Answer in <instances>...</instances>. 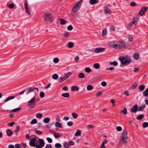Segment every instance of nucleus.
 Instances as JSON below:
<instances>
[{
	"instance_id": "4d7b16f0",
	"label": "nucleus",
	"mask_w": 148,
	"mask_h": 148,
	"mask_svg": "<svg viewBox=\"0 0 148 148\" xmlns=\"http://www.w3.org/2000/svg\"><path fill=\"white\" fill-rule=\"evenodd\" d=\"M36 133L38 135H41L42 134V132L40 130H37L36 129L35 130Z\"/></svg>"
},
{
	"instance_id": "7ed1b4c3",
	"label": "nucleus",
	"mask_w": 148,
	"mask_h": 148,
	"mask_svg": "<svg viewBox=\"0 0 148 148\" xmlns=\"http://www.w3.org/2000/svg\"><path fill=\"white\" fill-rule=\"evenodd\" d=\"M82 4L81 1H79L75 3L73 5L72 9V11L73 12H76L79 10Z\"/></svg>"
},
{
	"instance_id": "49530a36",
	"label": "nucleus",
	"mask_w": 148,
	"mask_h": 148,
	"mask_svg": "<svg viewBox=\"0 0 148 148\" xmlns=\"http://www.w3.org/2000/svg\"><path fill=\"white\" fill-rule=\"evenodd\" d=\"M87 89L88 90H90L93 89V87L91 85H88L87 87Z\"/></svg>"
},
{
	"instance_id": "680f3d73",
	"label": "nucleus",
	"mask_w": 148,
	"mask_h": 148,
	"mask_svg": "<svg viewBox=\"0 0 148 148\" xmlns=\"http://www.w3.org/2000/svg\"><path fill=\"white\" fill-rule=\"evenodd\" d=\"M116 130L118 131H121L122 130V128L121 126H118L116 127Z\"/></svg>"
},
{
	"instance_id": "412c9836",
	"label": "nucleus",
	"mask_w": 148,
	"mask_h": 148,
	"mask_svg": "<svg viewBox=\"0 0 148 148\" xmlns=\"http://www.w3.org/2000/svg\"><path fill=\"white\" fill-rule=\"evenodd\" d=\"M72 91H77L79 90V88L76 86H73L71 88Z\"/></svg>"
},
{
	"instance_id": "a19ab883",
	"label": "nucleus",
	"mask_w": 148,
	"mask_h": 148,
	"mask_svg": "<svg viewBox=\"0 0 148 148\" xmlns=\"http://www.w3.org/2000/svg\"><path fill=\"white\" fill-rule=\"evenodd\" d=\"M21 108H18L13 110L11 112H17L20 111L21 110Z\"/></svg>"
},
{
	"instance_id": "f257e3e1",
	"label": "nucleus",
	"mask_w": 148,
	"mask_h": 148,
	"mask_svg": "<svg viewBox=\"0 0 148 148\" xmlns=\"http://www.w3.org/2000/svg\"><path fill=\"white\" fill-rule=\"evenodd\" d=\"M121 64L124 66L129 64L131 62V59L130 58L127 56H121L119 58Z\"/></svg>"
},
{
	"instance_id": "c03bdc74",
	"label": "nucleus",
	"mask_w": 148,
	"mask_h": 148,
	"mask_svg": "<svg viewBox=\"0 0 148 148\" xmlns=\"http://www.w3.org/2000/svg\"><path fill=\"white\" fill-rule=\"evenodd\" d=\"M58 77V76L56 74H54L52 75V78L54 79H57Z\"/></svg>"
},
{
	"instance_id": "f8f14e48",
	"label": "nucleus",
	"mask_w": 148,
	"mask_h": 148,
	"mask_svg": "<svg viewBox=\"0 0 148 148\" xmlns=\"http://www.w3.org/2000/svg\"><path fill=\"white\" fill-rule=\"evenodd\" d=\"M127 132L126 130H123L121 134V138L128 139V137L127 136Z\"/></svg>"
},
{
	"instance_id": "e433bc0d",
	"label": "nucleus",
	"mask_w": 148,
	"mask_h": 148,
	"mask_svg": "<svg viewBox=\"0 0 148 148\" xmlns=\"http://www.w3.org/2000/svg\"><path fill=\"white\" fill-rule=\"evenodd\" d=\"M144 117V115L143 114H140V115L138 116L136 119L138 120H140L142 119Z\"/></svg>"
},
{
	"instance_id": "4be33fe9",
	"label": "nucleus",
	"mask_w": 148,
	"mask_h": 148,
	"mask_svg": "<svg viewBox=\"0 0 148 148\" xmlns=\"http://www.w3.org/2000/svg\"><path fill=\"white\" fill-rule=\"evenodd\" d=\"M6 132L8 135L9 136H11L12 134V131L9 129L6 130Z\"/></svg>"
},
{
	"instance_id": "5701e85b",
	"label": "nucleus",
	"mask_w": 148,
	"mask_h": 148,
	"mask_svg": "<svg viewBox=\"0 0 148 148\" xmlns=\"http://www.w3.org/2000/svg\"><path fill=\"white\" fill-rule=\"evenodd\" d=\"M59 20L60 21V24L61 25H64L66 23V21L63 19L60 18Z\"/></svg>"
},
{
	"instance_id": "864d4df0",
	"label": "nucleus",
	"mask_w": 148,
	"mask_h": 148,
	"mask_svg": "<svg viewBox=\"0 0 148 148\" xmlns=\"http://www.w3.org/2000/svg\"><path fill=\"white\" fill-rule=\"evenodd\" d=\"M40 96L41 98H43L45 96V94L42 91H41L40 94Z\"/></svg>"
},
{
	"instance_id": "0eeeda50",
	"label": "nucleus",
	"mask_w": 148,
	"mask_h": 148,
	"mask_svg": "<svg viewBox=\"0 0 148 148\" xmlns=\"http://www.w3.org/2000/svg\"><path fill=\"white\" fill-rule=\"evenodd\" d=\"M118 41H112L108 43V45L110 47L113 48L117 49H118Z\"/></svg>"
},
{
	"instance_id": "20e7f679",
	"label": "nucleus",
	"mask_w": 148,
	"mask_h": 148,
	"mask_svg": "<svg viewBox=\"0 0 148 148\" xmlns=\"http://www.w3.org/2000/svg\"><path fill=\"white\" fill-rule=\"evenodd\" d=\"M44 19L47 21L49 22H52L53 21V19L52 16V14L49 12L45 13L44 15Z\"/></svg>"
},
{
	"instance_id": "6ab92c4d",
	"label": "nucleus",
	"mask_w": 148,
	"mask_h": 148,
	"mask_svg": "<svg viewBox=\"0 0 148 148\" xmlns=\"http://www.w3.org/2000/svg\"><path fill=\"white\" fill-rule=\"evenodd\" d=\"M67 79L65 76L63 77H60L58 79V80L60 82H62L64 80H66Z\"/></svg>"
},
{
	"instance_id": "2eb2a0df",
	"label": "nucleus",
	"mask_w": 148,
	"mask_h": 148,
	"mask_svg": "<svg viewBox=\"0 0 148 148\" xmlns=\"http://www.w3.org/2000/svg\"><path fill=\"white\" fill-rule=\"evenodd\" d=\"M105 50V49L103 48H97L95 50V51L96 53H99Z\"/></svg>"
},
{
	"instance_id": "58836bf2",
	"label": "nucleus",
	"mask_w": 148,
	"mask_h": 148,
	"mask_svg": "<svg viewBox=\"0 0 148 148\" xmlns=\"http://www.w3.org/2000/svg\"><path fill=\"white\" fill-rule=\"evenodd\" d=\"M93 67L96 69H98L100 67L99 64V63L95 64L93 65Z\"/></svg>"
},
{
	"instance_id": "c756f323",
	"label": "nucleus",
	"mask_w": 148,
	"mask_h": 148,
	"mask_svg": "<svg viewBox=\"0 0 148 148\" xmlns=\"http://www.w3.org/2000/svg\"><path fill=\"white\" fill-rule=\"evenodd\" d=\"M104 11L106 14H110L111 13V10L108 8L105 9L104 10Z\"/></svg>"
},
{
	"instance_id": "052dcab7",
	"label": "nucleus",
	"mask_w": 148,
	"mask_h": 148,
	"mask_svg": "<svg viewBox=\"0 0 148 148\" xmlns=\"http://www.w3.org/2000/svg\"><path fill=\"white\" fill-rule=\"evenodd\" d=\"M67 29L68 30L71 31L73 29V27L71 25H69L68 26Z\"/></svg>"
},
{
	"instance_id": "de8ad7c7",
	"label": "nucleus",
	"mask_w": 148,
	"mask_h": 148,
	"mask_svg": "<svg viewBox=\"0 0 148 148\" xmlns=\"http://www.w3.org/2000/svg\"><path fill=\"white\" fill-rule=\"evenodd\" d=\"M85 71L86 72L89 73L91 71V70L89 68L86 67L85 68Z\"/></svg>"
},
{
	"instance_id": "79ce46f5",
	"label": "nucleus",
	"mask_w": 148,
	"mask_h": 148,
	"mask_svg": "<svg viewBox=\"0 0 148 148\" xmlns=\"http://www.w3.org/2000/svg\"><path fill=\"white\" fill-rule=\"evenodd\" d=\"M121 112L123 114H126L127 113V110L126 108L124 107L123 110H121Z\"/></svg>"
},
{
	"instance_id": "9b49d317",
	"label": "nucleus",
	"mask_w": 148,
	"mask_h": 148,
	"mask_svg": "<svg viewBox=\"0 0 148 148\" xmlns=\"http://www.w3.org/2000/svg\"><path fill=\"white\" fill-rule=\"evenodd\" d=\"M125 138H121L119 140V144L121 145L126 146L127 145L126 139Z\"/></svg>"
},
{
	"instance_id": "2f4dec72",
	"label": "nucleus",
	"mask_w": 148,
	"mask_h": 148,
	"mask_svg": "<svg viewBox=\"0 0 148 148\" xmlns=\"http://www.w3.org/2000/svg\"><path fill=\"white\" fill-rule=\"evenodd\" d=\"M143 95L144 96H148V88L145 90V91L143 92Z\"/></svg>"
},
{
	"instance_id": "09e8293b",
	"label": "nucleus",
	"mask_w": 148,
	"mask_h": 148,
	"mask_svg": "<svg viewBox=\"0 0 148 148\" xmlns=\"http://www.w3.org/2000/svg\"><path fill=\"white\" fill-rule=\"evenodd\" d=\"M63 145L65 148H69V145L68 143L67 142H64L63 143Z\"/></svg>"
},
{
	"instance_id": "5fc2aeb1",
	"label": "nucleus",
	"mask_w": 148,
	"mask_h": 148,
	"mask_svg": "<svg viewBox=\"0 0 148 148\" xmlns=\"http://www.w3.org/2000/svg\"><path fill=\"white\" fill-rule=\"evenodd\" d=\"M143 126L144 128H146L148 126V123L145 122L143 124Z\"/></svg>"
},
{
	"instance_id": "13d9d810",
	"label": "nucleus",
	"mask_w": 148,
	"mask_h": 148,
	"mask_svg": "<svg viewBox=\"0 0 148 148\" xmlns=\"http://www.w3.org/2000/svg\"><path fill=\"white\" fill-rule=\"evenodd\" d=\"M53 62L55 63H57L59 62V59L58 58H54Z\"/></svg>"
},
{
	"instance_id": "72a5a7b5",
	"label": "nucleus",
	"mask_w": 148,
	"mask_h": 148,
	"mask_svg": "<svg viewBox=\"0 0 148 148\" xmlns=\"http://www.w3.org/2000/svg\"><path fill=\"white\" fill-rule=\"evenodd\" d=\"M110 65H113L114 66H116L118 64V62L116 61H114L113 62H110Z\"/></svg>"
},
{
	"instance_id": "c85d7f7f",
	"label": "nucleus",
	"mask_w": 148,
	"mask_h": 148,
	"mask_svg": "<svg viewBox=\"0 0 148 148\" xmlns=\"http://www.w3.org/2000/svg\"><path fill=\"white\" fill-rule=\"evenodd\" d=\"M139 88L140 89V91H143L145 89V86L144 85H141L139 87Z\"/></svg>"
},
{
	"instance_id": "393cba45",
	"label": "nucleus",
	"mask_w": 148,
	"mask_h": 148,
	"mask_svg": "<svg viewBox=\"0 0 148 148\" xmlns=\"http://www.w3.org/2000/svg\"><path fill=\"white\" fill-rule=\"evenodd\" d=\"M107 31L106 29H104L102 32V36L103 37H105L107 35Z\"/></svg>"
},
{
	"instance_id": "f704fd0d",
	"label": "nucleus",
	"mask_w": 148,
	"mask_h": 148,
	"mask_svg": "<svg viewBox=\"0 0 148 148\" xmlns=\"http://www.w3.org/2000/svg\"><path fill=\"white\" fill-rule=\"evenodd\" d=\"M14 98H15V97L13 96L9 97H8L7 98V99H6L5 100V102H7L10 100H11V99H13Z\"/></svg>"
},
{
	"instance_id": "9d476101",
	"label": "nucleus",
	"mask_w": 148,
	"mask_h": 148,
	"mask_svg": "<svg viewBox=\"0 0 148 148\" xmlns=\"http://www.w3.org/2000/svg\"><path fill=\"white\" fill-rule=\"evenodd\" d=\"M148 10V7H145L141 8L139 12V14L141 16H142L144 15L145 12Z\"/></svg>"
},
{
	"instance_id": "69168bd1",
	"label": "nucleus",
	"mask_w": 148,
	"mask_h": 148,
	"mask_svg": "<svg viewBox=\"0 0 148 148\" xmlns=\"http://www.w3.org/2000/svg\"><path fill=\"white\" fill-rule=\"evenodd\" d=\"M102 92H99L97 93V94L96 95L97 97H99V96L101 95L102 94Z\"/></svg>"
},
{
	"instance_id": "39448f33",
	"label": "nucleus",
	"mask_w": 148,
	"mask_h": 148,
	"mask_svg": "<svg viewBox=\"0 0 148 148\" xmlns=\"http://www.w3.org/2000/svg\"><path fill=\"white\" fill-rule=\"evenodd\" d=\"M44 140L40 138L36 142V148H42L45 145Z\"/></svg>"
},
{
	"instance_id": "7c9ffc66",
	"label": "nucleus",
	"mask_w": 148,
	"mask_h": 148,
	"mask_svg": "<svg viewBox=\"0 0 148 148\" xmlns=\"http://www.w3.org/2000/svg\"><path fill=\"white\" fill-rule=\"evenodd\" d=\"M85 76L83 73H80L78 75V78H84L85 77Z\"/></svg>"
},
{
	"instance_id": "603ef678",
	"label": "nucleus",
	"mask_w": 148,
	"mask_h": 148,
	"mask_svg": "<svg viewBox=\"0 0 148 148\" xmlns=\"http://www.w3.org/2000/svg\"><path fill=\"white\" fill-rule=\"evenodd\" d=\"M37 123V120L36 119H33L31 122V123L32 124H36Z\"/></svg>"
},
{
	"instance_id": "a18cd8bd",
	"label": "nucleus",
	"mask_w": 148,
	"mask_h": 148,
	"mask_svg": "<svg viewBox=\"0 0 148 148\" xmlns=\"http://www.w3.org/2000/svg\"><path fill=\"white\" fill-rule=\"evenodd\" d=\"M20 128V127L19 126H17L16 127V129L14 131V132H18L19 131Z\"/></svg>"
},
{
	"instance_id": "bf43d9fd",
	"label": "nucleus",
	"mask_w": 148,
	"mask_h": 148,
	"mask_svg": "<svg viewBox=\"0 0 148 148\" xmlns=\"http://www.w3.org/2000/svg\"><path fill=\"white\" fill-rule=\"evenodd\" d=\"M136 5V3L135 2H134V1L130 3V5L132 7L135 6Z\"/></svg>"
},
{
	"instance_id": "c9c22d12",
	"label": "nucleus",
	"mask_w": 148,
	"mask_h": 148,
	"mask_svg": "<svg viewBox=\"0 0 148 148\" xmlns=\"http://www.w3.org/2000/svg\"><path fill=\"white\" fill-rule=\"evenodd\" d=\"M62 96L68 98L69 96V93L67 92L62 94Z\"/></svg>"
},
{
	"instance_id": "dca6fc26",
	"label": "nucleus",
	"mask_w": 148,
	"mask_h": 148,
	"mask_svg": "<svg viewBox=\"0 0 148 148\" xmlns=\"http://www.w3.org/2000/svg\"><path fill=\"white\" fill-rule=\"evenodd\" d=\"M34 91V89L30 88L27 89V91L26 92V95H28L30 92Z\"/></svg>"
},
{
	"instance_id": "774afa93",
	"label": "nucleus",
	"mask_w": 148,
	"mask_h": 148,
	"mask_svg": "<svg viewBox=\"0 0 148 148\" xmlns=\"http://www.w3.org/2000/svg\"><path fill=\"white\" fill-rule=\"evenodd\" d=\"M16 148H21V145L20 144H16L15 145Z\"/></svg>"
},
{
	"instance_id": "338daca9",
	"label": "nucleus",
	"mask_w": 148,
	"mask_h": 148,
	"mask_svg": "<svg viewBox=\"0 0 148 148\" xmlns=\"http://www.w3.org/2000/svg\"><path fill=\"white\" fill-rule=\"evenodd\" d=\"M67 125L69 126H71L73 125V123L72 121H69L67 123Z\"/></svg>"
},
{
	"instance_id": "bb28decb",
	"label": "nucleus",
	"mask_w": 148,
	"mask_h": 148,
	"mask_svg": "<svg viewBox=\"0 0 148 148\" xmlns=\"http://www.w3.org/2000/svg\"><path fill=\"white\" fill-rule=\"evenodd\" d=\"M55 125L56 127H59L60 128L62 127V126L61 123L58 122H57L55 123Z\"/></svg>"
},
{
	"instance_id": "1a4fd4ad",
	"label": "nucleus",
	"mask_w": 148,
	"mask_h": 148,
	"mask_svg": "<svg viewBox=\"0 0 148 148\" xmlns=\"http://www.w3.org/2000/svg\"><path fill=\"white\" fill-rule=\"evenodd\" d=\"M126 45V44L124 42L118 41V49H124L125 48Z\"/></svg>"
},
{
	"instance_id": "cd10ccee",
	"label": "nucleus",
	"mask_w": 148,
	"mask_h": 148,
	"mask_svg": "<svg viewBox=\"0 0 148 148\" xmlns=\"http://www.w3.org/2000/svg\"><path fill=\"white\" fill-rule=\"evenodd\" d=\"M81 134V131L79 130H77L76 133L75 134V136H80Z\"/></svg>"
},
{
	"instance_id": "4c0bfd02",
	"label": "nucleus",
	"mask_w": 148,
	"mask_h": 148,
	"mask_svg": "<svg viewBox=\"0 0 148 148\" xmlns=\"http://www.w3.org/2000/svg\"><path fill=\"white\" fill-rule=\"evenodd\" d=\"M42 116V114L41 113H37L36 114V117L38 119L41 118Z\"/></svg>"
},
{
	"instance_id": "a211bd4d",
	"label": "nucleus",
	"mask_w": 148,
	"mask_h": 148,
	"mask_svg": "<svg viewBox=\"0 0 148 148\" xmlns=\"http://www.w3.org/2000/svg\"><path fill=\"white\" fill-rule=\"evenodd\" d=\"M139 54L138 53H136L133 55V57L134 59L138 60L139 58Z\"/></svg>"
},
{
	"instance_id": "37998d69",
	"label": "nucleus",
	"mask_w": 148,
	"mask_h": 148,
	"mask_svg": "<svg viewBox=\"0 0 148 148\" xmlns=\"http://www.w3.org/2000/svg\"><path fill=\"white\" fill-rule=\"evenodd\" d=\"M72 115L73 118L74 119H76L78 116V115L75 112H73L72 113Z\"/></svg>"
},
{
	"instance_id": "3c124183",
	"label": "nucleus",
	"mask_w": 148,
	"mask_h": 148,
	"mask_svg": "<svg viewBox=\"0 0 148 148\" xmlns=\"http://www.w3.org/2000/svg\"><path fill=\"white\" fill-rule=\"evenodd\" d=\"M69 32H66L64 33L63 36L65 38H68L69 36Z\"/></svg>"
},
{
	"instance_id": "423d86ee",
	"label": "nucleus",
	"mask_w": 148,
	"mask_h": 148,
	"mask_svg": "<svg viewBox=\"0 0 148 148\" xmlns=\"http://www.w3.org/2000/svg\"><path fill=\"white\" fill-rule=\"evenodd\" d=\"M139 18L137 16L134 17L132 20L131 21L130 23L128 25L129 28H130L134 25H136L137 23Z\"/></svg>"
},
{
	"instance_id": "e2e57ef3",
	"label": "nucleus",
	"mask_w": 148,
	"mask_h": 148,
	"mask_svg": "<svg viewBox=\"0 0 148 148\" xmlns=\"http://www.w3.org/2000/svg\"><path fill=\"white\" fill-rule=\"evenodd\" d=\"M68 144L69 146H72L74 145L75 143L72 141H70Z\"/></svg>"
},
{
	"instance_id": "f03ea898",
	"label": "nucleus",
	"mask_w": 148,
	"mask_h": 148,
	"mask_svg": "<svg viewBox=\"0 0 148 148\" xmlns=\"http://www.w3.org/2000/svg\"><path fill=\"white\" fill-rule=\"evenodd\" d=\"M36 97L34 96L28 102V106L30 108H33L36 105Z\"/></svg>"
},
{
	"instance_id": "b1692460",
	"label": "nucleus",
	"mask_w": 148,
	"mask_h": 148,
	"mask_svg": "<svg viewBox=\"0 0 148 148\" xmlns=\"http://www.w3.org/2000/svg\"><path fill=\"white\" fill-rule=\"evenodd\" d=\"M74 43L71 42H70L68 43V47L69 48H71L74 46Z\"/></svg>"
},
{
	"instance_id": "473e14b6",
	"label": "nucleus",
	"mask_w": 148,
	"mask_h": 148,
	"mask_svg": "<svg viewBox=\"0 0 148 148\" xmlns=\"http://www.w3.org/2000/svg\"><path fill=\"white\" fill-rule=\"evenodd\" d=\"M50 119L49 117L45 118L43 119V121L46 123H48L50 121Z\"/></svg>"
},
{
	"instance_id": "4468645a",
	"label": "nucleus",
	"mask_w": 148,
	"mask_h": 148,
	"mask_svg": "<svg viewBox=\"0 0 148 148\" xmlns=\"http://www.w3.org/2000/svg\"><path fill=\"white\" fill-rule=\"evenodd\" d=\"M138 106L137 104H135L131 109V112L135 113L138 110Z\"/></svg>"
},
{
	"instance_id": "8fccbe9b",
	"label": "nucleus",
	"mask_w": 148,
	"mask_h": 148,
	"mask_svg": "<svg viewBox=\"0 0 148 148\" xmlns=\"http://www.w3.org/2000/svg\"><path fill=\"white\" fill-rule=\"evenodd\" d=\"M55 147L56 148H59L61 147L62 145L60 143H57L55 144Z\"/></svg>"
},
{
	"instance_id": "aec40b11",
	"label": "nucleus",
	"mask_w": 148,
	"mask_h": 148,
	"mask_svg": "<svg viewBox=\"0 0 148 148\" xmlns=\"http://www.w3.org/2000/svg\"><path fill=\"white\" fill-rule=\"evenodd\" d=\"M145 107L146 105L145 104H144L142 106H140L138 107V111H142L145 108Z\"/></svg>"
},
{
	"instance_id": "ddd939ff",
	"label": "nucleus",
	"mask_w": 148,
	"mask_h": 148,
	"mask_svg": "<svg viewBox=\"0 0 148 148\" xmlns=\"http://www.w3.org/2000/svg\"><path fill=\"white\" fill-rule=\"evenodd\" d=\"M25 7V12L28 15H30V13L29 11L28 8V4L27 3L25 2L24 3Z\"/></svg>"
},
{
	"instance_id": "a878e982",
	"label": "nucleus",
	"mask_w": 148,
	"mask_h": 148,
	"mask_svg": "<svg viewBox=\"0 0 148 148\" xmlns=\"http://www.w3.org/2000/svg\"><path fill=\"white\" fill-rule=\"evenodd\" d=\"M53 134L56 138H58L60 137L59 133L58 132H55Z\"/></svg>"
},
{
	"instance_id": "f3484780",
	"label": "nucleus",
	"mask_w": 148,
	"mask_h": 148,
	"mask_svg": "<svg viewBox=\"0 0 148 148\" xmlns=\"http://www.w3.org/2000/svg\"><path fill=\"white\" fill-rule=\"evenodd\" d=\"M99 1L98 0H90V3L91 5H93L98 3Z\"/></svg>"
},
{
	"instance_id": "6e6552de",
	"label": "nucleus",
	"mask_w": 148,
	"mask_h": 148,
	"mask_svg": "<svg viewBox=\"0 0 148 148\" xmlns=\"http://www.w3.org/2000/svg\"><path fill=\"white\" fill-rule=\"evenodd\" d=\"M33 138L30 139V141L29 143V145L31 147H36V143H35L36 141V136L35 135L32 136Z\"/></svg>"
},
{
	"instance_id": "6e6d98bb",
	"label": "nucleus",
	"mask_w": 148,
	"mask_h": 148,
	"mask_svg": "<svg viewBox=\"0 0 148 148\" xmlns=\"http://www.w3.org/2000/svg\"><path fill=\"white\" fill-rule=\"evenodd\" d=\"M138 84L136 83H135L132 86V88L133 89H135L136 88V87L138 86Z\"/></svg>"
},
{
	"instance_id": "0e129e2a",
	"label": "nucleus",
	"mask_w": 148,
	"mask_h": 148,
	"mask_svg": "<svg viewBox=\"0 0 148 148\" xmlns=\"http://www.w3.org/2000/svg\"><path fill=\"white\" fill-rule=\"evenodd\" d=\"M110 29L112 31H114L115 30V27L112 25L110 26Z\"/></svg>"
},
{
	"instance_id": "ea45409f",
	"label": "nucleus",
	"mask_w": 148,
	"mask_h": 148,
	"mask_svg": "<svg viewBox=\"0 0 148 148\" xmlns=\"http://www.w3.org/2000/svg\"><path fill=\"white\" fill-rule=\"evenodd\" d=\"M72 74V73L71 72H68L65 74L64 76L67 79Z\"/></svg>"
}]
</instances>
